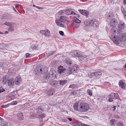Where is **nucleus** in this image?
<instances>
[{
	"label": "nucleus",
	"mask_w": 126,
	"mask_h": 126,
	"mask_svg": "<svg viewBox=\"0 0 126 126\" xmlns=\"http://www.w3.org/2000/svg\"><path fill=\"white\" fill-rule=\"evenodd\" d=\"M126 37V34L124 33L120 34L118 32L117 35L114 36L112 38V40L114 43L117 44H119L121 41L124 39V38Z\"/></svg>",
	"instance_id": "f257e3e1"
},
{
	"label": "nucleus",
	"mask_w": 126,
	"mask_h": 126,
	"mask_svg": "<svg viewBox=\"0 0 126 126\" xmlns=\"http://www.w3.org/2000/svg\"><path fill=\"white\" fill-rule=\"evenodd\" d=\"M67 18L64 16H60L59 19H57L55 20L56 23L58 26L61 27H64L63 24L64 22L67 20Z\"/></svg>",
	"instance_id": "f03ea898"
},
{
	"label": "nucleus",
	"mask_w": 126,
	"mask_h": 126,
	"mask_svg": "<svg viewBox=\"0 0 126 126\" xmlns=\"http://www.w3.org/2000/svg\"><path fill=\"white\" fill-rule=\"evenodd\" d=\"M80 112H84L88 110L90 108L89 106L87 103L81 102L79 104Z\"/></svg>",
	"instance_id": "7ed1b4c3"
},
{
	"label": "nucleus",
	"mask_w": 126,
	"mask_h": 126,
	"mask_svg": "<svg viewBox=\"0 0 126 126\" xmlns=\"http://www.w3.org/2000/svg\"><path fill=\"white\" fill-rule=\"evenodd\" d=\"M88 22V20H86L84 21V22L86 23H87L86 24L88 26H92L94 27H96L98 26L99 22L95 19L91 20L89 21Z\"/></svg>",
	"instance_id": "20e7f679"
},
{
	"label": "nucleus",
	"mask_w": 126,
	"mask_h": 126,
	"mask_svg": "<svg viewBox=\"0 0 126 126\" xmlns=\"http://www.w3.org/2000/svg\"><path fill=\"white\" fill-rule=\"evenodd\" d=\"M117 21L115 18L111 19L110 21V26L113 28L115 27L117 24Z\"/></svg>",
	"instance_id": "39448f33"
},
{
	"label": "nucleus",
	"mask_w": 126,
	"mask_h": 126,
	"mask_svg": "<svg viewBox=\"0 0 126 126\" xmlns=\"http://www.w3.org/2000/svg\"><path fill=\"white\" fill-rule=\"evenodd\" d=\"M50 77L55 79L56 77L57 73L53 69H51L50 71Z\"/></svg>",
	"instance_id": "423d86ee"
},
{
	"label": "nucleus",
	"mask_w": 126,
	"mask_h": 126,
	"mask_svg": "<svg viewBox=\"0 0 126 126\" xmlns=\"http://www.w3.org/2000/svg\"><path fill=\"white\" fill-rule=\"evenodd\" d=\"M9 76H3V78L1 79L2 82L4 84H7L9 79Z\"/></svg>",
	"instance_id": "0eeeda50"
},
{
	"label": "nucleus",
	"mask_w": 126,
	"mask_h": 126,
	"mask_svg": "<svg viewBox=\"0 0 126 126\" xmlns=\"http://www.w3.org/2000/svg\"><path fill=\"white\" fill-rule=\"evenodd\" d=\"M49 83L53 86L56 87L59 84V82L55 80L52 79L50 80Z\"/></svg>",
	"instance_id": "6e6552de"
},
{
	"label": "nucleus",
	"mask_w": 126,
	"mask_h": 126,
	"mask_svg": "<svg viewBox=\"0 0 126 126\" xmlns=\"http://www.w3.org/2000/svg\"><path fill=\"white\" fill-rule=\"evenodd\" d=\"M79 11L81 14L87 17H88V16L89 14L88 12L85 10H79Z\"/></svg>",
	"instance_id": "1a4fd4ad"
},
{
	"label": "nucleus",
	"mask_w": 126,
	"mask_h": 126,
	"mask_svg": "<svg viewBox=\"0 0 126 126\" xmlns=\"http://www.w3.org/2000/svg\"><path fill=\"white\" fill-rule=\"evenodd\" d=\"M66 70V69L63 66H60L58 69V72L60 74L63 73L64 71Z\"/></svg>",
	"instance_id": "9d476101"
},
{
	"label": "nucleus",
	"mask_w": 126,
	"mask_h": 126,
	"mask_svg": "<svg viewBox=\"0 0 126 126\" xmlns=\"http://www.w3.org/2000/svg\"><path fill=\"white\" fill-rule=\"evenodd\" d=\"M125 24L122 21H120L118 25V27L120 29H123L125 28Z\"/></svg>",
	"instance_id": "9b49d317"
},
{
	"label": "nucleus",
	"mask_w": 126,
	"mask_h": 126,
	"mask_svg": "<svg viewBox=\"0 0 126 126\" xmlns=\"http://www.w3.org/2000/svg\"><path fill=\"white\" fill-rule=\"evenodd\" d=\"M73 107L74 109L76 111L80 112L79 104L77 102H76L73 105Z\"/></svg>",
	"instance_id": "f8f14e48"
},
{
	"label": "nucleus",
	"mask_w": 126,
	"mask_h": 126,
	"mask_svg": "<svg viewBox=\"0 0 126 126\" xmlns=\"http://www.w3.org/2000/svg\"><path fill=\"white\" fill-rule=\"evenodd\" d=\"M11 17V16L8 13L4 14L1 16V18L2 19H10Z\"/></svg>",
	"instance_id": "ddd939ff"
},
{
	"label": "nucleus",
	"mask_w": 126,
	"mask_h": 126,
	"mask_svg": "<svg viewBox=\"0 0 126 126\" xmlns=\"http://www.w3.org/2000/svg\"><path fill=\"white\" fill-rule=\"evenodd\" d=\"M94 77L96 79H98L101 76V73L99 71L94 72Z\"/></svg>",
	"instance_id": "4468645a"
},
{
	"label": "nucleus",
	"mask_w": 126,
	"mask_h": 126,
	"mask_svg": "<svg viewBox=\"0 0 126 126\" xmlns=\"http://www.w3.org/2000/svg\"><path fill=\"white\" fill-rule=\"evenodd\" d=\"M118 94L117 93H111L109 94V96L113 99H115L118 98Z\"/></svg>",
	"instance_id": "2eb2a0df"
},
{
	"label": "nucleus",
	"mask_w": 126,
	"mask_h": 126,
	"mask_svg": "<svg viewBox=\"0 0 126 126\" xmlns=\"http://www.w3.org/2000/svg\"><path fill=\"white\" fill-rule=\"evenodd\" d=\"M119 86L121 87V88L123 89L125 88L126 84L125 82L121 80L119 82Z\"/></svg>",
	"instance_id": "dca6fc26"
},
{
	"label": "nucleus",
	"mask_w": 126,
	"mask_h": 126,
	"mask_svg": "<svg viewBox=\"0 0 126 126\" xmlns=\"http://www.w3.org/2000/svg\"><path fill=\"white\" fill-rule=\"evenodd\" d=\"M55 91L53 88H51L47 92V94L48 95H52L53 94V93H55Z\"/></svg>",
	"instance_id": "f3484780"
},
{
	"label": "nucleus",
	"mask_w": 126,
	"mask_h": 126,
	"mask_svg": "<svg viewBox=\"0 0 126 126\" xmlns=\"http://www.w3.org/2000/svg\"><path fill=\"white\" fill-rule=\"evenodd\" d=\"M17 119L18 120H22L23 118V113L22 112H20L17 114Z\"/></svg>",
	"instance_id": "a211bd4d"
},
{
	"label": "nucleus",
	"mask_w": 126,
	"mask_h": 126,
	"mask_svg": "<svg viewBox=\"0 0 126 126\" xmlns=\"http://www.w3.org/2000/svg\"><path fill=\"white\" fill-rule=\"evenodd\" d=\"M21 79L19 76H17L14 82L16 85L19 84L21 81Z\"/></svg>",
	"instance_id": "6ab92c4d"
},
{
	"label": "nucleus",
	"mask_w": 126,
	"mask_h": 126,
	"mask_svg": "<svg viewBox=\"0 0 126 126\" xmlns=\"http://www.w3.org/2000/svg\"><path fill=\"white\" fill-rule=\"evenodd\" d=\"M15 81V79H11L10 80L9 79L8 83V85L10 86L14 85Z\"/></svg>",
	"instance_id": "aec40b11"
},
{
	"label": "nucleus",
	"mask_w": 126,
	"mask_h": 126,
	"mask_svg": "<svg viewBox=\"0 0 126 126\" xmlns=\"http://www.w3.org/2000/svg\"><path fill=\"white\" fill-rule=\"evenodd\" d=\"M73 54L76 57L80 56V53L78 50H75L72 52Z\"/></svg>",
	"instance_id": "412c9836"
},
{
	"label": "nucleus",
	"mask_w": 126,
	"mask_h": 126,
	"mask_svg": "<svg viewBox=\"0 0 126 126\" xmlns=\"http://www.w3.org/2000/svg\"><path fill=\"white\" fill-rule=\"evenodd\" d=\"M44 111L43 109H42L41 106H39L36 109V111L38 113H41L42 112Z\"/></svg>",
	"instance_id": "4be33fe9"
},
{
	"label": "nucleus",
	"mask_w": 126,
	"mask_h": 126,
	"mask_svg": "<svg viewBox=\"0 0 126 126\" xmlns=\"http://www.w3.org/2000/svg\"><path fill=\"white\" fill-rule=\"evenodd\" d=\"M77 66L76 64H74L72 68V73L73 72H78V69Z\"/></svg>",
	"instance_id": "5701e85b"
},
{
	"label": "nucleus",
	"mask_w": 126,
	"mask_h": 126,
	"mask_svg": "<svg viewBox=\"0 0 126 126\" xmlns=\"http://www.w3.org/2000/svg\"><path fill=\"white\" fill-rule=\"evenodd\" d=\"M66 63L69 65H71L72 64V62L71 60L68 58H67L65 60Z\"/></svg>",
	"instance_id": "b1692460"
},
{
	"label": "nucleus",
	"mask_w": 126,
	"mask_h": 126,
	"mask_svg": "<svg viewBox=\"0 0 126 126\" xmlns=\"http://www.w3.org/2000/svg\"><path fill=\"white\" fill-rule=\"evenodd\" d=\"M72 20L77 23H79L81 22V21L75 16L73 17Z\"/></svg>",
	"instance_id": "393cba45"
},
{
	"label": "nucleus",
	"mask_w": 126,
	"mask_h": 126,
	"mask_svg": "<svg viewBox=\"0 0 126 126\" xmlns=\"http://www.w3.org/2000/svg\"><path fill=\"white\" fill-rule=\"evenodd\" d=\"M83 123H81L78 121L76 123H74V126H83Z\"/></svg>",
	"instance_id": "a878e982"
},
{
	"label": "nucleus",
	"mask_w": 126,
	"mask_h": 126,
	"mask_svg": "<svg viewBox=\"0 0 126 126\" xmlns=\"http://www.w3.org/2000/svg\"><path fill=\"white\" fill-rule=\"evenodd\" d=\"M67 82V80H60L59 81V83L60 85H63L66 84Z\"/></svg>",
	"instance_id": "bb28decb"
},
{
	"label": "nucleus",
	"mask_w": 126,
	"mask_h": 126,
	"mask_svg": "<svg viewBox=\"0 0 126 126\" xmlns=\"http://www.w3.org/2000/svg\"><path fill=\"white\" fill-rule=\"evenodd\" d=\"M50 34V32L48 30V29L45 30V32L44 33V34L45 36H49Z\"/></svg>",
	"instance_id": "cd10ccee"
},
{
	"label": "nucleus",
	"mask_w": 126,
	"mask_h": 126,
	"mask_svg": "<svg viewBox=\"0 0 126 126\" xmlns=\"http://www.w3.org/2000/svg\"><path fill=\"white\" fill-rule=\"evenodd\" d=\"M50 72H49V73H46L45 74L44 77V78L45 79H47L49 78L50 77Z\"/></svg>",
	"instance_id": "c85d7f7f"
},
{
	"label": "nucleus",
	"mask_w": 126,
	"mask_h": 126,
	"mask_svg": "<svg viewBox=\"0 0 126 126\" xmlns=\"http://www.w3.org/2000/svg\"><path fill=\"white\" fill-rule=\"evenodd\" d=\"M69 88H72L73 89H76L77 88H78V87L77 85L72 84L70 85Z\"/></svg>",
	"instance_id": "c756f323"
},
{
	"label": "nucleus",
	"mask_w": 126,
	"mask_h": 126,
	"mask_svg": "<svg viewBox=\"0 0 126 126\" xmlns=\"http://www.w3.org/2000/svg\"><path fill=\"white\" fill-rule=\"evenodd\" d=\"M66 72L68 73L71 74L72 73V68H71L70 67H68L66 69Z\"/></svg>",
	"instance_id": "7c9ffc66"
},
{
	"label": "nucleus",
	"mask_w": 126,
	"mask_h": 126,
	"mask_svg": "<svg viewBox=\"0 0 126 126\" xmlns=\"http://www.w3.org/2000/svg\"><path fill=\"white\" fill-rule=\"evenodd\" d=\"M14 23H12L10 22H6L4 23V24L5 25L8 26H11V25H13Z\"/></svg>",
	"instance_id": "2f4dec72"
},
{
	"label": "nucleus",
	"mask_w": 126,
	"mask_h": 126,
	"mask_svg": "<svg viewBox=\"0 0 126 126\" xmlns=\"http://www.w3.org/2000/svg\"><path fill=\"white\" fill-rule=\"evenodd\" d=\"M55 51H52L49 52L47 54L48 56L49 57L52 56L55 53Z\"/></svg>",
	"instance_id": "473e14b6"
},
{
	"label": "nucleus",
	"mask_w": 126,
	"mask_h": 126,
	"mask_svg": "<svg viewBox=\"0 0 126 126\" xmlns=\"http://www.w3.org/2000/svg\"><path fill=\"white\" fill-rule=\"evenodd\" d=\"M0 126H8L7 123L5 122H2L0 123Z\"/></svg>",
	"instance_id": "72a5a7b5"
},
{
	"label": "nucleus",
	"mask_w": 126,
	"mask_h": 126,
	"mask_svg": "<svg viewBox=\"0 0 126 126\" xmlns=\"http://www.w3.org/2000/svg\"><path fill=\"white\" fill-rule=\"evenodd\" d=\"M14 30V28L13 25L9 26V27L8 29V30L9 32H12Z\"/></svg>",
	"instance_id": "f704fd0d"
},
{
	"label": "nucleus",
	"mask_w": 126,
	"mask_h": 126,
	"mask_svg": "<svg viewBox=\"0 0 126 126\" xmlns=\"http://www.w3.org/2000/svg\"><path fill=\"white\" fill-rule=\"evenodd\" d=\"M110 123L111 125L114 126L116 122L115 121V120L112 119L110 121Z\"/></svg>",
	"instance_id": "c9c22d12"
},
{
	"label": "nucleus",
	"mask_w": 126,
	"mask_h": 126,
	"mask_svg": "<svg viewBox=\"0 0 126 126\" xmlns=\"http://www.w3.org/2000/svg\"><path fill=\"white\" fill-rule=\"evenodd\" d=\"M45 116L46 115L45 114H42L39 115V117L40 119L41 118V119H42L43 118L45 117Z\"/></svg>",
	"instance_id": "e433bc0d"
},
{
	"label": "nucleus",
	"mask_w": 126,
	"mask_h": 126,
	"mask_svg": "<svg viewBox=\"0 0 126 126\" xmlns=\"http://www.w3.org/2000/svg\"><path fill=\"white\" fill-rule=\"evenodd\" d=\"M38 47V45H37L33 44L31 46V47L34 49H37Z\"/></svg>",
	"instance_id": "4c0bfd02"
},
{
	"label": "nucleus",
	"mask_w": 126,
	"mask_h": 126,
	"mask_svg": "<svg viewBox=\"0 0 126 126\" xmlns=\"http://www.w3.org/2000/svg\"><path fill=\"white\" fill-rule=\"evenodd\" d=\"M116 28L114 27L113 28L111 29V32L113 34H114L116 32Z\"/></svg>",
	"instance_id": "58836bf2"
},
{
	"label": "nucleus",
	"mask_w": 126,
	"mask_h": 126,
	"mask_svg": "<svg viewBox=\"0 0 126 126\" xmlns=\"http://www.w3.org/2000/svg\"><path fill=\"white\" fill-rule=\"evenodd\" d=\"M88 76L91 78H93L94 77V73H92L88 75Z\"/></svg>",
	"instance_id": "ea45409f"
},
{
	"label": "nucleus",
	"mask_w": 126,
	"mask_h": 126,
	"mask_svg": "<svg viewBox=\"0 0 126 126\" xmlns=\"http://www.w3.org/2000/svg\"><path fill=\"white\" fill-rule=\"evenodd\" d=\"M87 57V56L84 54H80V56H79V57H80L82 59H83L86 58Z\"/></svg>",
	"instance_id": "a19ab883"
},
{
	"label": "nucleus",
	"mask_w": 126,
	"mask_h": 126,
	"mask_svg": "<svg viewBox=\"0 0 126 126\" xmlns=\"http://www.w3.org/2000/svg\"><path fill=\"white\" fill-rule=\"evenodd\" d=\"M71 12L69 10L65 11V14L67 15H71Z\"/></svg>",
	"instance_id": "79ce46f5"
},
{
	"label": "nucleus",
	"mask_w": 126,
	"mask_h": 126,
	"mask_svg": "<svg viewBox=\"0 0 126 126\" xmlns=\"http://www.w3.org/2000/svg\"><path fill=\"white\" fill-rule=\"evenodd\" d=\"M39 70H40L39 72L40 73V74H42L44 73V71L43 68H42L41 67H40Z\"/></svg>",
	"instance_id": "37998d69"
},
{
	"label": "nucleus",
	"mask_w": 126,
	"mask_h": 126,
	"mask_svg": "<svg viewBox=\"0 0 126 126\" xmlns=\"http://www.w3.org/2000/svg\"><path fill=\"white\" fill-rule=\"evenodd\" d=\"M112 15L111 13H109L107 15V16L108 18H112Z\"/></svg>",
	"instance_id": "c03bdc74"
},
{
	"label": "nucleus",
	"mask_w": 126,
	"mask_h": 126,
	"mask_svg": "<svg viewBox=\"0 0 126 126\" xmlns=\"http://www.w3.org/2000/svg\"><path fill=\"white\" fill-rule=\"evenodd\" d=\"M5 91V89H4L3 87H0V94Z\"/></svg>",
	"instance_id": "a18cd8bd"
},
{
	"label": "nucleus",
	"mask_w": 126,
	"mask_h": 126,
	"mask_svg": "<svg viewBox=\"0 0 126 126\" xmlns=\"http://www.w3.org/2000/svg\"><path fill=\"white\" fill-rule=\"evenodd\" d=\"M17 103V102L16 101H15L11 102V103H9L10 104V105H16Z\"/></svg>",
	"instance_id": "49530a36"
},
{
	"label": "nucleus",
	"mask_w": 126,
	"mask_h": 126,
	"mask_svg": "<svg viewBox=\"0 0 126 126\" xmlns=\"http://www.w3.org/2000/svg\"><path fill=\"white\" fill-rule=\"evenodd\" d=\"M9 106H10V104H8L6 105H1V107L3 108H6L8 107Z\"/></svg>",
	"instance_id": "de8ad7c7"
},
{
	"label": "nucleus",
	"mask_w": 126,
	"mask_h": 126,
	"mask_svg": "<svg viewBox=\"0 0 126 126\" xmlns=\"http://www.w3.org/2000/svg\"><path fill=\"white\" fill-rule=\"evenodd\" d=\"M87 93L90 96L92 95V91L90 90H88L87 91Z\"/></svg>",
	"instance_id": "09e8293b"
},
{
	"label": "nucleus",
	"mask_w": 126,
	"mask_h": 126,
	"mask_svg": "<svg viewBox=\"0 0 126 126\" xmlns=\"http://www.w3.org/2000/svg\"><path fill=\"white\" fill-rule=\"evenodd\" d=\"M65 13V11L64 10H61V11H59V15H62L64 13Z\"/></svg>",
	"instance_id": "8fccbe9b"
},
{
	"label": "nucleus",
	"mask_w": 126,
	"mask_h": 126,
	"mask_svg": "<svg viewBox=\"0 0 126 126\" xmlns=\"http://www.w3.org/2000/svg\"><path fill=\"white\" fill-rule=\"evenodd\" d=\"M71 95L73 96L76 95L77 94V93L75 92H71L70 93Z\"/></svg>",
	"instance_id": "3c124183"
},
{
	"label": "nucleus",
	"mask_w": 126,
	"mask_h": 126,
	"mask_svg": "<svg viewBox=\"0 0 126 126\" xmlns=\"http://www.w3.org/2000/svg\"><path fill=\"white\" fill-rule=\"evenodd\" d=\"M117 126H123V124L121 122H119L117 124Z\"/></svg>",
	"instance_id": "603ef678"
},
{
	"label": "nucleus",
	"mask_w": 126,
	"mask_h": 126,
	"mask_svg": "<svg viewBox=\"0 0 126 126\" xmlns=\"http://www.w3.org/2000/svg\"><path fill=\"white\" fill-rule=\"evenodd\" d=\"M31 54L29 53H27L26 54V58H28V57H30L31 56L30 55Z\"/></svg>",
	"instance_id": "864d4df0"
},
{
	"label": "nucleus",
	"mask_w": 126,
	"mask_h": 126,
	"mask_svg": "<svg viewBox=\"0 0 126 126\" xmlns=\"http://www.w3.org/2000/svg\"><path fill=\"white\" fill-rule=\"evenodd\" d=\"M33 0H27V3L29 4H31L33 2Z\"/></svg>",
	"instance_id": "5fc2aeb1"
},
{
	"label": "nucleus",
	"mask_w": 126,
	"mask_h": 126,
	"mask_svg": "<svg viewBox=\"0 0 126 126\" xmlns=\"http://www.w3.org/2000/svg\"><path fill=\"white\" fill-rule=\"evenodd\" d=\"M114 117L115 118L117 119H119L120 118V116L116 114H115L114 115Z\"/></svg>",
	"instance_id": "6e6d98bb"
},
{
	"label": "nucleus",
	"mask_w": 126,
	"mask_h": 126,
	"mask_svg": "<svg viewBox=\"0 0 126 126\" xmlns=\"http://www.w3.org/2000/svg\"><path fill=\"white\" fill-rule=\"evenodd\" d=\"M108 101L110 102H112L113 101V99L111 98H110V97H109V98L108 99Z\"/></svg>",
	"instance_id": "4d7b16f0"
},
{
	"label": "nucleus",
	"mask_w": 126,
	"mask_h": 126,
	"mask_svg": "<svg viewBox=\"0 0 126 126\" xmlns=\"http://www.w3.org/2000/svg\"><path fill=\"white\" fill-rule=\"evenodd\" d=\"M79 23H76L75 25V27L77 28H78L79 27Z\"/></svg>",
	"instance_id": "13d9d810"
},
{
	"label": "nucleus",
	"mask_w": 126,
	"mask_h": 126,
	"mask_svg": "<svg viewBox=\"0 0 126 126\" xmlns=\"http://www.w3.org/2000/svg\"><path fill=\"white\" fill-rule=\"evenodd\" d=\"M45 32V30H41L40 31V32L42 34H44Z\"/></svg>",
	"instance_id": "bf43d9fd"
},
{
	"label": "nucleus",
	"mask_w": 126,
	"mask_h": 126,
	"mask_svg": "<svg viewBox=\"0 0 126 126\" xmlns=\"http://www.w3.org/2000/svg\"><path fill=\"white\" fill-rule=\"evenodd\" d=\"M60 34L62 36H63L64 35V33L62 31H59V32Z\"/></svg>",
	"instance_id": "052dcab7"
},
{
	"label": "nucleus",
	"mask_w": 126,
	"mask_h": 126,
	"mask_svg": "<svg viewBox=\"0 0 126 126\" xmlns=\"http://www.w3.org/2000/svg\"><path fill=\"white\" fill-rule=\"evenodd\" d=\"M40 67L39 66H37L36 68V70L39 72V70L40 68Z\"/></svg>",
	"instance_id": "680f3d73"
},
{
	"label": "nucleus",
	"mask_w": 126,
	"mask_h": 126,
	"mask_svg": "<svg viewBox=\"0 0 126 126\" xmlns=\"http://www.w3.org/2000/svg\"><path fill=\"white\" fill-rule=\"evenodd\" d=\"M71 14L75 15L76 14V13L74 11H72L71 12Z\"/></svg>",
	"instance_id": "e2e57ef3"
},
{
	"label": "nucleus",
	"mask_w": 126,
	"mask_h": 126,
	"mask_svg": "<svg viewBox=\"0 0 126 126\" xmlns=\"http://www.w3.org/2000/svg\"><path fill=\"white\" fill-rule=\"evenodd\" d=\"M116 106H114V107H113L112 108V109H112V110L113 111H114L115 110V109H116Z\"/></svg>",
	"instance_id": "0e129e2a"
},
{
	"label": "nucleus",
	"mask_w": 126,
	"mask_h": 126,
	"mask_svg": "<svg viewBox=\"0 0 126 126\" xmlns=\"http://www.w3.org/2000/svg\"><path fill=\"white\" fill-rule=\"evenodd\" d=\"M67 119L68 120L70 121H71L72 120V119L70 118H68Z\"/></svg>",
	"instance_id": "69168bd1"
},
{
	"label": "nucleus",
	"mask_w": 126,
	"mask_h": 126,
	"mask_svg": "<svg viewBox=\"0 0 126 126\" xmlns=\"http://www.w3.org/2000/svg\"><path fill=\"white\" fill-rule=\"evenodd\" d=\"M123 2L124 4H126V0H123Z\"/></svg>",
	"instance_id": "338daca9"
},
{
	"label": "nucleus",
	"mask_w": 126,
	"mask_h": 126,
	"mask_svg": "<svg viewBox=\"0 0 126 126\" xmlns=\"http://www.w3.org/2000/svg\"><path fill=\"white\" fill-rule=\"evenodd\" d=\"M36 7L39 9H42V8L41 7H40L38 6H37Z\"/></svg>",
	"instance_id": "774afa93"
}]
</instances>
